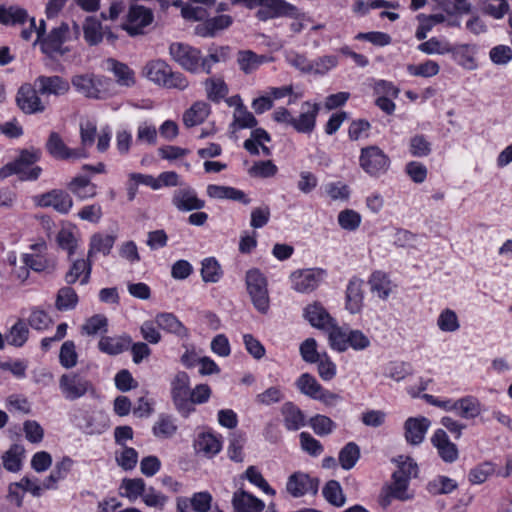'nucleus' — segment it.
Segmentation results:
<instances>
[{"label": "nucleus", "instance_id": "f257e3e1", "mask_svg": "<svg viewBox=\"0 0 512 512\" xmlns=\"http://www.w3.org/2000/svg\"><path fill=\"white\" fill-rule=\"evenodd\" d=\"M41 151L39 149L22 150L17 159L0 169V179L11 175H17L21 181H34L39 178L42 169L34 165L39 161Z\"/></svg>", "mask_w": 512, "mask_h": 512}, {"label": "nucleus", "instance_id": "f03ea898", "mask_svg": "<svg viewBox=\"0 0 512 512\" xmlns=\"http://www.w3.org/2000/svg\"><path fill=\"white\" fill-rule=\"evenodd\" d=\"M59 389L67 401H75L85 396L99 398V393L92 381L77 372L63 374L59 378Z\"/></svg>", "mask_w": 512, "mask_h": 512}, {"label": "nucleus", "instance_id": "7ed1b4c3", "mask_svg": "<svg viewBox=\"0 0 512 512\" xmlns=\"http://www.w3.org/2000/svg\"><path fill=\"white\" fill-rule=\"evenodd\" d=\"M71 84L78 93L87 98L102 99L108 94L109 81L92 73L73 76Z\"/></svg>", "mask_w": 512, "mask_h": 512}, {"label": "nucleus", "instance_id": "20e7f679", "mask_svg": "<svg viewBox=\"0 0 512 512\" xmlns=\"http://www.w3.org/2000/svg\"><path fill=\"white\" fill-rule=\"evenodd\" d=\"M246 285L254 307L266 313L270 301L265 276L258 269H251L246 273Z\"/></svg>", "mask_w": 512, "mask_h": 512}, {"label": "nucleus", "instance_id": "39448f33", "mask_svg": "<svg viewBox=\"0 0 512 512\" xmlns=\"http://www.w3.org/2000/svg\"><path fill=\"white\" fill-rule=\"evenodd\" d=\"M359 165L367 174L379 176L388 170L390 159L378 146L371 145L361 149Z\"/></svg>", "mask_w": 512, "mask_h": 512}, {"label": "nucleus", "instance_id": "423d86ee", "mask_svg": "<svg viewBox=\"0 0 512 512\" xmlns=\"http://www.w3.org/2000/svg\"><path fill=\"white\" fill-rule=\"evenodd\" d=\"M190 380L186 372H178L171 382V395L179 413L187 418L195 412V407L189 402Z\"/></svg>", "mask_w": 512, "mask_h": 512}, {"label": "nucleus", "instance_id": "0eeeda50", "mask_svg": "<svg viewBox=\"0 0 512 512\" xmlns=\"http://www.w3.org/2000/svg\"><path fill=\"white\" fill-rule=\"evenodd\" d=\"M171 57L185 70L196 73L201 69V52L183 43H172L169 48Z\"/></svg>", "mask_w": 512, "mask_h": 512}, {"label": "nucleus", "instance_id": "6e6552de", "mask_svg": "<svg viewBox=\"0 0 512 512\" xmlns=\"http://www.w3.org/2000/svg\"><path fill=\"white\" fill-rule=\"evenodd\" d=\"M319 483L318 478L311 477L302 471H297L288 477L286 491L294 498H299L306 494L316 495Z\"/></svg>", "mask_w": 512, "mask_h": 512}, {"label": "nucleus", "instance_id": "1a4fd4ad", "mask_svg": "<svg viewBox=\"0 0 512 512\" xmlns=\"http://www.w3.org/2000/svg\"><path fill=\"white\" fill-rule=\"evenodd\" d=\"M37 206L51 207L60 214H67L73 207V200L69 193L62 189H53L34 197Z\"/></svg>", "mask_w": 512, "mask_h": 512}, {"label": "nucleus", "instance_id": "9d476101", "mask_svg": "<svg viewBox=\"0 0 512 512\" xmlns=\"http://www.w3.org/2000/svg\"><path fill=\"white\" fill-rule=\"evenodd\" d=\"M16 100L19 108L26 114L41 113L45 110L38 89L31 84H24L19 88Z\"/></svg>", "mask_w": 512, "mask_h": 512}, {"label": "nucleus", "instance_id": "9b49d317", "mask_svg": "<svg viewBox=\"0 0 512 512\" xmlns=\"http://www.w3.org/2000/svg\"><path fill=\"white\" fill-rule=\"evenodd\" d=\"M35 86L38 92L44 96H63L70 89L69 82L58 75L39 76L35 80Z\"/></svg>", "mask_w": 512, "mask_h": 512}, {"label": "nucleus", "instance_id": "f8f14e48", "mask_svg": "<svg viewBox=\"0 0 512 512\" xmlns=\"http://www.w3.org/2000/svg\"><path fill=\"white\" fill-rule=\"evenodd\" d=\"M46 147L48 152L56 159H81L88 156L84 149L68 148L56 132L50 134Z\"/></svg>", "mask_w": 512, "mask_h": 512}, {"label": "nucleus", "instance_id": "ddd939ff", "mask_svg": "<svg viewBox=\"0 0 512 512\" xmlns=\"http://www.w3.org/2000/svg\"><path fill=\"white\" fill-rule=\"evenodd\" d=\"M320 106L316 103L304 102L298 117H294L292 127L299 133L310 134L316 125V117Z\"/></svg>", "mask_w": 512, "mask_h": 512}, {"label": "nucleus", "instance_id": "4468645a", "mask_svg": "<svg viewBox=\"0 0 512 512\" xmlns=\"http://www.w3.org/2000/svg\"><path fill=\"white\" fill-rule=\"evenodd\" d=\"M152 21V13L149 9L134 5L130 7L127 21L123 25V29L130 35H137L142 29L149 25Z\"/></svg>", "mask_w": 512, "mask_h": 512}, {"label": "nucleus", "instance_id": "2eb2a0df", "mask_svg": "<svg viewBox=\"0 0 512 512\" xmlns=\"http://www.w3.org/2000/svg\"><path fill=\"white\" fill-rule=\"evenodd\" d=\"M69 28L67 24H61L59 27L54 28L45 38L41 39L42 51L50 56L54 54H63L65 51L62 48L63 43L67 40Z\"/></svg>", "mask_w": 512, "mask_h": 512}, {"label": "nucleus", "instance_id": "dca6fc26", "mask_svg": "<svg viewBox=\"0 0 512 512\" xmlns=\"http://www.w3.org/2000/svg\"><path fill=\"white\" fill-rule=\"evenodd\" d=\"M297 9L284 0H263L262 8L257 11L258 19L265 21L279 16H292Z\"/></svg>", "mask_w": 512, "mask_h": 512}, {"label": "nucleus", "instance_id": "f3484780", "mask_svg": "<svg viewBox=\"0 0 512 512\" xmlns=\"http://www.w3.org/2000/svg\"><path fill=\"white\" fill-rule=\"evenodd\" d=\"M430 420L426 417H410L405 421V438L412 445L423 442L425 434L430 427Z\"/></svg>", "mask_w": 512, "mask_h": 512}, {"label": "nucleus", "instance_id": "a211bd4d", "mask_svg": "<svg viewBox=\"0 0 512 512\" xmlns=\"http://www.w3.org/2000/svg\"><path fill=\"white\" fill-rule=\"evenodd\" d=\"M320 271L313 269L298 270L290 275L294 290L305 293L313 291L319 284Z\"/></svg>", "mask_w": 512, "mask_h": 512}, {"label": "nucleus", "instance_id": "6ab92c4d", "mask_svg": "<svg viewBox=\"0 0 512 512\" xmlns=\"http://www.w3.org/2000/svg\"><path fill=\"white\" fill-rule=\"evenodd\" d=\"M431 442L437 448L438 454L444 462L453 463L458 459L457 446L449 440L444 430H436L431 438Z\"/></svg>", "mask_w": 512, "mask_h": 512}, {"label": "nucleus", "instance_id": "aec40b11", "mask_svg": "<svg viewBox=\"0 0 512 512\" xmlns=\"http://www.w3.org/2000/svg\"><path fill=\"white\" fill-rule=\"evenodd\" d=\"M172 202L177 209L182 211L199 210L205 206V201L199 199L195 190L189 187L177 189Z\"/></svg>", "mask_w": 512, "mask_h": 512}, {"label": "nucleus", "instance_id": "412c9836", "mask_svg": "<svg viewBox=\"0 0 512 512\" xmlns=\"http://www.w3.org/2000/svg\"><path fill=\"white\" fill-rule=\"evenodd\" d=\"M232 505L234 512H262L265 508L262 500L243 489L234 492Z\"/></svg>", "mask_w": 512, "mask_h": 512}, {"label": "nucleus", "instance_id": "4be33fe9", "mask_svg": "<svg viewBox=\"0 0 512 512\" xmlns=\"http://www.w3.org/2000/svg\"><path fill=\"white\" fill-rule=\"evenodd\" d=\"M76 424L86 434H102L109 427V417L103 411H93L83 421H78Z\"/></svg>", "mask_w": 512, "mask_h": 512}, {"label": "nucleus", "instance_id": "5701e85b", "mask_svg": "<svg viewBox=\"0 0 512 512\" xmlns=\"http://www.w3.org/2000/svg\"><path fill=\"white\" fill-rule=\"evenodd\" d=\"M132 344V338L128 334L118 336H105L98 342V348L102 353L118 355L128 350Z\"/></svg>", "mask_w": 512, "mask_h": 512}, {"label": "nucleus", "instance_id": "b1692460", "mask_svg": "<svg viewBox=\"0 0 512 512\" xmlns=\"http://www.w3.org/2000/svg\"><path fill=\"white\" fill-rule=\"evenodd\" d=\"M363 285L364 281L353 277L346 289V309L352 313L356 314L361 311L363 306Z\"/></svg>", "mask_w": 512, "mask_h": 512}, {"label": "nucleus", "instance_id": "393cba45", "mask_svg": "<svg viewBox=\"0 0 512 512\" xmlns=\"http://www.w3.org/2000/svg\"><path fill=\"white\" fill-rule=\"evenodd\" d=\"M25 448L20 444L11 445L2 455L3 468L10 473H18L23 468Z\"/></svg>", "mask_w": 512, "mask_h": 512}, {"label": "nucleus", "instance_id": "a878e982", "mask_svg": "<svg viewBox=\"0 0 512 512\" xmlns=\"http://www.w3.org/2000/svg\"><path fill=\"white\" fill-rule=\"evenodd\" d=\"M305 319L313 326L326 330L335 320L318 302L309 304L304 310Z\"/></svg>", "mask_w": 512, "mask_h": 512}, {"label": "nucleus", "instance_id": "bb28decb", "mask_svg": "<svg viewBox=\"0 0 512 512\" xmlns=\"http://www.w3.org/2000/svg\"><path fill=\"white\" fill-rule=\"evenodd\" d=\"M207 195L215 199L239 201L245 205H248L251 202L242 190L230 186L210 184L207 186Z\"/></svg>", "mask_w": 512, "mask_h": 512}, {"label": "nucleus", "instance_id": "cd10ccee", "mask_svg": "<svg viewBox=\"0 0 512 512\" xmlns=\"http://www.w3.org/2000/svg\"><path fill=\"white\" fill-rule=\"evenodd\" d=\"M106 69L113 73L120 86L131 87L135 84V74L126 64L108 59Z\"/></svg>", "mask_w": 512, "mask_h": 512}, {"label": "nucleus", "instance_id": "c85d7f7f", "mask_svg": "<svg viewBox=\"0 0 512 512\" xmlns=\"http://www.w3.org/2000/svg\"><path fill=\"white\" fill-rule=\"evenodd\" d=\"M282 415L284 417V425L287 430L296 431L305 425V416L292 402H286L281 408Z\"/></svg>", "mask_w": 512, "mask_h": 512}, {"label": "nucleus", "instance_id": "c756f323", "mask_svg": "<svg viewBox=\"0 0 512 512\" xmlns=\"http://www.w3.org/2000/svg\"><path fill=\"white\" fill-rule=\"evenodd\" d=\"M29 19L26 9L18 5L0 6V23L3 25H20Z\"/></svg>", "mask_w": 512, "mask_h": 512}, {"label": "nucleus", "instance_id": "7c9ffc66", "mask_svg": "<svg viewBox=\"0 0 512 512\" xmlns=\"http://www.w3.org/2000/svg\"><path fill=\"white\" fill-rule=\"evenodd\" d=\"M393 482L389 486V494L384 499V504H389V497H393L399 500H407L410 495L407 493L409 479L404 475L403 471H395L392 475Z\"/></svg>", "mask_w": 512, "mask_h": 512}, {"label": "nucleus", "instance_id": "2f4dec72", "mask_svg": "<svg viewBox=\"0 0 512 512\" xmlns=\"http://www.w3.org/2000/svg\"><path fill=\"white\" fill-rule=\"evenodd\" d=\"M265 55H258L251 50H241L237 54V63L239 68L245 73L250 74L257 70L263 63L268 61Z\"/></svg>", "mask_w": 512, "mask_h": 512}, {"label": "nucleus", "instance_id": "473e14b6", "mask_svg": "<svg viewBox=\"0 0 512 512\" xmlns=\"http://www.w3.org/2000/svg\"><path fill=\"white\" fill-rule=\"evenodd\" d=\"M210 113V107L205 102L194 103L183 115V123L186 127H194L202 124Z\"/></svg>", "mask_w": 512, "mask_h": 512}, {"label": "nucleus", "instance_id": "72a5a7b5", "mask_svg": "<svg viewBox=\"0 0 512 512\" xmlns=\"http://www.w3.org/2000/svg\"><path fill=\"white\" fill-rule=\"evenodd\" d=\"M145 492V483L141 478H124L119 485V495L135 502Z\"/></svg>", "mask_w": 512, "mask_h": 512}, {"label": "nucleus", "instance_id": "f704fd0d", "mask_svg": "<svg viewBox=\"0 0 512 512\" xmlns=\"http://www.w3.org/2000/svg\"><path fill=\"white\" fill-rule=\"evenodd\" d=\"M91 274V264L84 259H78L73 262L71 268L65 275V280L69 284L80 280L81 284H87Z\"/></svg>", "mask_w": 512, "mask_h": 512}, {"label": "nucleus", "instance_id": "c9c22d12", "mask_svg": "<svg viewBox=\"0 0 512 512\" xmlns=\"http://www.w3.org/2000/svg\"><path fill=\"white\" fill-rule=\"evenodd\" d=\"M73 461L69 457H64L61 461L57 462L50 475L44 480V487L47 490L57 488V483L64 479L72 468Z\"/></svg>", "mask_w": 512, "mask_h": 512}, {"label": "nucleus", "instance_id": "e433bc0d", "mask_svg": "<svg viewBox=\"0 0 512 512\" xmlns=\"http://www.w3.org/2000/svg\"><path fill=\"white\" fill-rule=\"evenodd\" d=\"M69 190L79 199L84 200L92 198L97 193V187L89 179L83 176H77L68 184Z\"/></svg>", "mask_w": 512, "mask_h": 512}, {"label": "nucleus", "instance_id": "4c0bfd02", "mask_svg": "<svg viewBox=\"0 0 512 512\" xmlns=\"http://www.w3.org/2000/svg\"><path fill=\"white\" fill-rule=\"evenodd\" d=\"M222 447L220 439L213 433L206 432L198 435L195 448L198 452L213 456L220 452Z\"/></svg>", "mask_w": 512, "mask_h": 512}, {"label": "nucleus", "instance_id": "58836bf2", "mask_svg": "<svg viewBox=\"0 0 512 512\" xmlns=\"http://www.w3.org/2000/svg\"><path fill=\"white\" fill-rule=\"evenodd\" d=\"M330 346L339 352L348 349L349 330L339 327L334 321L327 329Z\"/></svg>", "mask_w": 512, "mask_h": 512}, {"label": "nucleus", "instance_id": "ea45409f", "mask_svg": "<svg viewBox=\"0 0 512 512\" xmlns=\"http://www.w3.org/2000/svg\"><path fill=\"white\" fill-rule=\"evenodd\" d=\"M455 412L465 419H473L481 413L480 402L472 396H466L456 401Z\"/></svg>", "mask_w": 512, "mask_h": 512}, {"label": "nucleus", "instance_id": "a19ab883", "mask_svg": "<svg viewBox=\"0 0 512 512\" xmlns=\"http://www.w3.org/2000/svg\"><path fill=\"white\" fill-rule=\"evenodd\" d=\"M115 237L112 235H106L96 233L91 237L90 246L88 250V258H91L97 253L108 255L114 245Z\"/></svg>", "mask_w": 512, "mask_h": 512}, {"label": "nucleus", "instance_id": "79ce46f5", "mask_svg": "<svg viewBox=\"0 0 512 512\" xmlns=\"http://www.w3.org/2000/svg\"><path fill=\"white\" fill-rule=\"evenodd\" d=\"M189 81L180 72H172L168 65L162 67V86L168 89L184 90L188 87Z\"/></svg>", "mask_w": 512, "mask_h": 512}, {"label": "nucleus", "instance_id": "37998d69", "mask_svg": "<svg viewBox=\"0 0 512 512\" xmlns=\"http://www.w3.org/2000/svg\"><path fill=\"white\" fill-rule=\"evenodd\" d=\"M115 460L123 470L131 471L138 463V452L132 447L123 445L115 452Z\"/></svg>", "mask_w": 512, "mask_h": 512}, {"label": "nucleus", "instance_id": "c03bdc74", "mask_svg": "<svg viewBox=\"0 0 512 512\" xmlns=\"http://www.w3.org/2000/svg\"><path fill=\"white\" fill-rule=\"evenodd\" d=\"M360 458V448L355 442L347 443L339 452L338 460L344 470L352 469Z\"/></svg>", "mask_w": 512, "mask_h": 512}, {"label": "nucleus", "instance_id": "a18cd8bd", "mask_svg": "<svg viewBox=\"0 0 512 512\" xmlns=\"http://www.w3.org/2000/svg\"><path fill=\"white\" fill-rule=\"evenodd\" d=\"M29 336V329L22 320L17 321L5 335L6 342L15 347L23 346Z\"/></svg>", "mask_w": 512, "mask_h": 512}, {"label": "nucleus", "instance_id": "49530a36", "mask_svg": "<svg viewBox=\"0 0 512 512\" xmlns=\"http://www.w3.org/2000/svg\"><path fill=\"white\" fill-rule=\"evenodd\" d=\"M369 284L371 291L377 293L381 299H386L391 292V282L387 275L381 271H375L372 273Z\"/></svg>", "mask_w": 512, "mask_h": 512}, {"label": "nucleus", "instance_id": "de8ad7c7", "mask_svg": "<svg viewBox=\"0 0 512 512\" xmlns=\"http://www.w3.org/2000/svg\"><path fill=\"white\" fill-rule=\"evenodd\" d=\"M296 386L302 394L312 399H315L317 394L321 392L322 388L316 378L309 373H303L300 375L296 381Z\"/></svg>", "mask_w": 512, "mask_h": 512}, {"label": "nucleus", "instance_id": "09e8293b", "mask_svg": "<svg viewBox=\"0 0 512 512\" xmlns=\"http://www.w3.org/2000/svg\"><path fill=\"white\" fill-rule=\"evenodd\" d=\"M323 496L324 498L331 504L336 507H341L345 504L346 498L343 494L342 488L338 481L330 480L328 481L323 488Z\"/></svg>", "mask_w": 512, "mask_h": 512}, {"label": "nucleus", "instance_id": "8fccbe9b", "mask_svg": "<svg viewBox=\"0 0 512 512\" xmlns=\"http://www.w3.org/2000/svg\"><path fill=\"white\" fill-rule=\"evenodd\" d=\"M84 37L90 45L98 44L103 39V28L100 21L94 17H88L84 23Z\"/></svg>", "mask_w": 512, "mask_h": 512}, {"label": "nucleus", "instance_id": "3c124183", "mask_svg": "<svg viewBox=\"0 0 512 512\" xmlns=\"http://www.w3.org/2000/svg\"><path fill=\"white\" fill-rule=\"evenodd\" d=\"M222 274L221 266L215 258H206L202 261L201 276L204 282L216 283Z\"/></svg>", "mask_w": 512, "mask_h": 512}, {"label": "nucleus", "instance_id": "603ef678", "mask_svg": "<svg viewBox=\"0 0 512 512\" xmlns=\"http://www.w3.org/2000/svg\"><path fill=\"white\" fill-rule=\"evenodd\" d=\"M418 49L425 54H447L453 51L451 44L446 40H440L432 37L429 40L421 43Z\"/></svg>", "mask_w": 512, "mask_h": 512}, {"label": "nucleus", "instance_id": "864d4df0", "mask_svg": "<svg viewBox=\"0 0 512 512\" xmlns=\"http://www.w3.org/2000/svg\"><path fill=\"white\" fill-rule=\"evenodd\" d=\"M97 132V124L95 121L86 119L80 122V138H81V147L79 149H84L87 153V148L93 146L95 142Z\"/></svg>", "mask_w": 512, "mask_h": 512}, {"label": "nucleus", "instance_id": "5fc2aeb1", "mask_svg": "<svg viewBox=\"0 0 512 512\" xmlns=\"http://www.w3.org/2000/svg\"><path fill=\"white\" fill-rule=\"evenodd\" d=\"M230 48L228 46L217 47L210 50L207 57H201V69L207 74L211 73L213 63L224 62L229 58Z\"/></svg>", "mask_w": 512, "mask_h": 512}, {"label": "nucleus", "instance_id": "6e6d98bb", "mask_svg": "<svg viewBox=\"0 0 512 512\" xmlns=\"http://www.w3.org/2000/svg\"><path fill=\"white\" fill-rule=\"evenodd\" d=\"M207 97L213 102H219L228 94V87L220 78H209L205 81Z\"/></svg>", "mask_w": 512, "mask_h": 512}, {"label": "nucleus", "instance_id": "4d7b16f0", "mask_svg": "<svg viewBox=\"0 0 512 512\" xmlns=\"http://www.w3.org/2000/svg\"><path fill=\"white\" fill-rule=\"evenodd\" d=\"M258 121L254 115L247 110L243 103H239L234 111L232 126H237L239 129L254 128Z\"/></svg>", "mask_w": 512, "mask_h": 512}, {"label": "nucleus", "instance_id": "13d9d810", "mask_svg": "<svg viewBox=\"0 0 512 512\" xmlns=\"http://www.w3.org/2000/svg\"><path fill=\"white\" fill-rule=\"evenodd\" d=\"M57 242L62 249L73 254L77 244L75 227H63L57 235Z\"/></svg>", "mask_w": 512, "mask_h": 512}, {"label": "nucleus", "instance_id": "bf43d9fd", "mask_svg": "<svg viewBox=\"0 0 512 512\" xmlns=\"http://www.w3.org/2000/svg\"><path fill=\"white\" fill-rule=\"evenodd\" d=\"M309 425L319 436H326L333 432L336 427L335 422L325 415H316L309 420Z\"/></svg>", "mask_w": 512, "mask_h": 512}, {"label": "nucleus", "instance_id": "052dcab7", "mask_svg": "<svg viewBox=\"0 0 512 512\" xmlns=\"http://www.w3.org/2000/svg\"><path fill=\"white\" fill-rule=\"evenodd\" d=\"M481 10L495 19H501L508 12L509 5L506 0H485Z\"/></svg>", "mask_w": 512, "mask_h": 512}, {"label": "nucleus", "instance_id": "680f3d73", "mask_svg": "<svg viewBox=\"0 0 512 512\" xmlns=\"http://www.w3.org/2000/svg\"><path fill=\"white\" fill-rule=\"evenodd\" d=\"M78 360V355L76 352V347L73 341H65L60 349L59 353V361L60 364L66 368L70 369L76 366Z\"/></svg>", "mask_w": 512, "mask_h": 512}, {"label": "nucleus", "instance_id": "e2e57ef3", "mask_svg": "<svg viewBox=\"0 0 512 512\" xmlns=\"http://www.w3.org/2000/svg\"><path fill=\"white\" fill-rule=\"evenodd\" d=\"M78 303L76 292L70 287H63L58 291L56 306L59 310H71Z\"/></svg>", "mask_w": 512, "mask_h": 512}, {"label": "nucleus", "instance_id": "0e129e2a", "mask_svg": "<svg viewBox=\"0 0 512 512\" xmlns=\"http://www.w3.org/2000/svg\"><path fill=\"white\" fill-rule=\"evenodd\" d=\"M407 70L413 76L432 77L439 73L440 67L437 62L427 60L419 65L410 64Z\"/></svg>", "mask_w": 512, "mask_h": 512}, {"label": "nucleus", "instance_id": "69168bd1", "mask_svg": "<svg viewBox=\"0 0 512 512\" xmlns=\"http://www.w3.org/2000/svg\"><path fill=\"white\" fill-rule=\"evenodd\" d=\"M245 477L250 483L259 487L266 494H269L271 496H274L276 494L275 490L272 487H270L268 482L265 480L263 475L255 466H249L247 468L245 472Z\"/></svg>", "mask_w": 512, "mask_h": 512}, {"label": "nucleus", "instance_id": "338daca9", "mask_svg": "<svg viewBox=\"0 0 512 512\" xmlns=\"http://www.w3.org/2000/svg\"><path fill=\"white\" fill-rule=\"evenodd\" d=\"M245 437L241 433H233L229 439L228 455L232 461H243V447L245 444Z\"/></svg>", "mask_w": 512, "mask_h": 512}, {"label": "nucleus", "instance_id": "774afa93", "mask_svg": "<svg viewBox=\"0 0 512 512\" xmlns=\"http://www.w3.org/2000/svg\"><path fill=\"white\" fill-rule=\"evenodd\" d=\"M162 329L181 338L188 335L184 325L171 313L162 314Z\"/></svg>", "mask_w": 512, "mask_h": 512}]
</instances>
